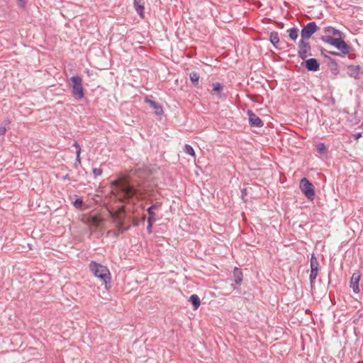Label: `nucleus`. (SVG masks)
I'll list each match as a JSON object with an SVG mask.
<instances>
[{
    "label": "nucleus",
    "instance_id": "obj_5",
    "mask_svg": "<svg viewBox=\"0 0 363 363\" xmlns=\"http://www.w3.org/2000/svg\"><path fill=\"white\" fill-rule=\"evenodd\" d=\"M321 40L326 43L333 45L345 55L349 53L350 51V46L341 38V36L335 38L323 36Z\"/></svg>",
    "mask_w": 363,
    "mask_h": 363
},
{
    "label": "nucleus",
    "instance_id": "obj_12",
    "mask_svg": "<svg viewBox=\"0 0 363 363\" xmlns=\"http://www.w3.org/2000/svg\"><path fill=\"white\" fill-rule=\"evenodd\" d=\"M134 8L141 18H144L145 1L133 0Z\"/></svg>",
    "mask_w": 363,
    "mask_h": 363
},
{
    "label": "nucleus",
    "instance_id": "obj_8",
    "mask_svg": "<svg viewBox=\"0 0 363 363\" xmlns=\"http://www.w3.org/2000/svg\"><path fill=\"white\" fill-rule=\"evenodd\" d=\"M318 262L317 259L312 255L311 259V274H310V281L311 283L313 284L315 279L317 277L318 272Z\"/></svg>",
    "mask_w": 363,
    "mask_h": 363
},
{
    "label": "nucleus",
    "instance_id": "obj_20",
    "mask_svg": "<svg viewBox=\"0 0 363 363\" xmlns=\"http://www.w3.org/2000/svg\"><path fill=\"white\" fill-rule=\"evenodd\" d=\"M73 146L77 149L76 162H77L78 164H81L80 155H81L82 150H81L80 145L77 142H76L74 143Z\"/></svg>",
    "mask_w": 363,
    "mask_h": 363
},
{
    "label": "nucleus",
    "instance_id": "obj_15",
    "mask_svg": "<svg viewBox=\"0 0 363 363\" xmlns=\"http://www.w3.org/2000/svg\"><path fill=\"white\" fill-rule=\"evenodd\" d=\"M325 35L324 36H330V38L340 37L341 32L332 27H326L324 29Z\"/></svg>",
    "mask_w": 363,
    "mask_h": 363
},
{
    "label": "nucleus",
    "instance_id": "obj_4",
    "mask_svg": "<svg viewBox=\"0 0 363 363\" xmlns=\"http://www.w3.org/2000/svg\"><path fill=\"white\" fill-rule=\"evenodd\" d=\"M74 97L78 100L84 97V89L82 84V79L79 76H73L69 80Z\"/></svg>",
    "mask_w": 363,
    "mask_h": 363
},
{
    "label": "nucleus",
    "instance_id": "obj_16",
    "mask_svg": "<svg viewBox=\"0 0 363 363\" xmlns=\"http://www.w3.org/2000/svg\"><path fill=\"white\" fill-rule=\"evenodd\" d=\"M160 206V204H154L147 208V211L149 214V217H148L147 220H149L150 221H155L156 215H155L154 211L156 210L157 208H158Z\"/></svg>",
    "mask_w": 363,
    "mask_h": 363
},
{
    "label": "nucleus",
    "instance_id": "obj_28",
    "mask_svg": "<svg viewBox=\"0 0 363 363\" xmlns=\"http://www.w3.org/2000/svg\"><path fill=\"white\" fill-rule=\"evenodd\" d=\"M154 222L155 221H150V220H147L148 225H147V230L149 234H150L152 233V223Z\"/></svg>",
    "mask_w": 363,
    "mask_h": 363
},
{
    "label": "nucleus",
    "instance_id": "obj_26",
    "mask_svg": "<svg viewBox=\"0 0 363 363\" xmlns=\"http://www.w3.org/2000/svg\"><path fill=\"white\" fill-rule=\"evenodd\" d=\"M83 201L81 199H77L73 202V205L76 208H80L82 206Z\"/></svg>",
    "mask_w": 363,
    "mask_h": 363
},
{
    "label": "nucleus",
    "instance_id": "obj_3",
    "mask_svg": "<svg viewBox=\"0 0 363 363\" xmlns=\"http://www.w3.org/2000/svg\"><path fill=\"white\" fill-rule=\"evenodd\" d=\"M82 221L91 228H96L101 226L104 219L100 213L90 212L82 215Z\"/></svg>",
    "mask_w": 363,
    "mask_h": 363
},
{
    "label": "nucleus",
    "instance_id": "obj_21",
    "mask_svg": "<svg viewBox=\"0 0 363 363\" xmlns=\"http://www.w3.org/2000/svg\"><path fill=\"white\" fill-rule=\"evenodd\" d=\"M289 36L291 39L295 40L298 36V30L297 28H291L288 30Z\"/></svg>",
    "mask_w": 363,
    "mask_h": 363
},
{
    "label": "nucleus",
    "instance_id": "obj_24",
    "mask_svg": "<svg viewBox=\"0 0 363 363\" xmlns=\"http://www.w3.org/2000/svg\"><path fill=\"white\" fill-rule=\"evenodd\" d=\"M318 152L321 154H325L326 153V147L324 143H320L316 145Z\"/></svg>",
    "mask_w": 363,
    "mask_h": 363
},
{
    "label": "nucleus",
    "instance_id": "obj_23",
    "mask_svg": "<svg viewBox=\"0 0 363 363\" xmlns=\"http://www.w3.org/2000/svg\"><path fill=\"white\" fill-rule=\"evenodd\" d=\"M184 152L188 154V155H190L191 156L195 157L196 156V154H195V152L193 149V147L189 145H186L184 146Z\"/></svg>",
    "mask_w": 363,
    "mask_h": 363
},
{
    "label": "nucleus",
    "instance_id": "obj_18",
    "mask_svg": "<svg viewBox=\"0 0 363 363\" xmlns=\"http://www.w3.org/2000/svg\"><path fill=\"white\" fill-rule=\"evenodd\" d=\"M189 301L191 302L194 309L196 310L200 306L201 301L196 294H193L189 297Z\"/></svg>",
    "mask_w": 363,
    "mask_h": 363
},
{
    "label": "nucleus",
    "instance_id": "obj_2",
    "mask_svg": "<svg viewBox=\"0 0 363 363\" xmlns=\"http://www.w3.org/2000/svg\"><path fill=\"white\" fill-rule=\"evenodd\" d=\"M90 271L94 275L100 279L104 284L106 289L111 287V273L107 267L91 261L89 265Z\"/></svg>",
    "mask_w": 363,
    "mask_h": 363
},
{
    "label": "nucleus",
    "instance_id": "obj_6",
    "mask_svg": "<svg viewBox=\"0 0 363 363\" xmlns=\"http://www.w3.org/2000/svg\"><path fill=\"white\" fill-rule=\"evenodd\" d=\"M299 187L302 193L307 197L310 201H313L315 196L314 186L309 180L306 178H303L299 184Z\"/></svg>",
    "mask_w": 363,
    "mask_h": 363
},
{
    "label": "nucleus",
    "instance_id": "obj_22",
    "mask_svg": "<svg viewBox=\"0 0 363 363\" xmlns=\"http://www.w3.org/2000/svg\"><path fill=\"white\" fill-rule=\"evenodd\" d=\"M189 77H190V80L191 81L192 83H194L195 85L198 84L199 77H200L198 73L194 72H191L189 74Z\"/></svg>",
    "mask_w": 363,
    "mask_h": 363
},
{
    "label": "nucleus",
    "instance_id": "obj_9",
    "mask_svg": "<svg viewBox=\"0 0 363 363\" xmlns=\"http://www.w3.org/2000/svg\"><path fill=\"white\" fill-rule=\"evenodd\" d=\"M298 48H299V50H298L299 56L301 57V59L305 60L307 57L308 54L311 50L309 43L308 42H306L305 40H301L299 42Z\"/></svg>",
    "mask_w": 363,
    "mask_h": 363
},
{
    "label": "nucleus",
    "instance_id": "obj_27",
    "mask_svg": "<svg viewBox=\"0 0 363 363\" xmlns=\"http://www.w3.org/2000/svg\"><path fill=\"white\" fill-rule=\"evenodd\" d=\"M93 174L96 176H100L102 174V169L100 168H94L93 169Z\"/></svg>",
    "mask_w": 363,
    "mask_h": 363
},
{
    "label": "nucleus",
    "instance_id": "obj_19",
    "mask_svg": "<svg viewBox=\"0 0 363 363\" xmlns=\"http://www.w3.org/2000/svg\"><path fill=\"white\" fill-rule=\"evenodd\" d=\"M269 40L271 43L274 45L277 46L279 43V35L277 32L271 33Z\"/></svg>",
    "mask_w": 363,
    "mask_h": 363
},
{
    "label": "nucleus",
    "instance_id": "obj_29",
    "mask_svg": "<svg viewBox=\"0 0 363 363\" xmlns=\"http://www.w3.org/2000/svg\"><path fill=\"white\" fill-rule=\"evenodd\" d=\"M18 1V6L22 8V9H25L26 8V1L25 0H17Z\"/></svg>",
    "mask_w": 363,
    "mask_h": 363
},
{
    "label": "nucleus",
    "instance_id": "obj_13",
    "mask_svg": "<svg viewBox=\"0 0 363 363\" xmlns=\"http://www.w3.org/2000/svg\"><path fill=\"white\" fill-rule=\"evenodd\" d=\"M145 102L147 103L155 110L156 115L162 116L163 114V109L159 104L148 99H145Z\"/></svg>",
    "mask_w": 363,
    "mask_h": 363
},
{
    "label": "nucleus",
    "instance_id": "obj_17",
    "mask_svg": "<svg viewBox=\"0 0 363 363\" xmlns=\"http://www.w3.org/2000/svg\"><path fill=\"white\" fill-rule=\"evenodd\" d=\"M234 281L236 284H240L242 281V272L240 269L235 267L233 270Z\"/></svg>",
    "mask_w": 363,
    "mask_h": 363
},
{
    "label": "nucleus",
    "instance_id": "obj_30",
    "mask_svg": "<svg viewBox=\"0 0 363 363\" xmlns=\"http://www.w3.org/2000/svg\"><path fill=\"white\" fill-rule=\"evenodd\" d=\"M6 132V128L5 127H0V135H4Z\"/></svg>",
    "mask_w": 363,
    "mask_h": 363
},
{
    "label": "nucleus",
    "instance_id": "obj_33",
    "mask_svg": "<svg viewBox=\"0 0 363 363\" xmlns=\"http://www.w3.org/2000/svg\"><path fill=\"white\" fill-rule=\"evenodd\" d=\"M361 127L363 128V124H362Z\"/></svg>",
    "mask_w": 363,
    "mask_h": 363
},
{
    "label": "nucleus",
    "instance_id": "obj_1",
    "mask_svg": "<svg viewBox=\"0 0 363 363\" xmlns=\"http://www.w3.org/2000/svg\"><path fill=\"white\" fill-rule=\"evenodd\" d=\"M111 184L117 188L115 190L116 192L114 194L116 195L114 196V199L118 200L120 205L116 207L110 206L108 211L116 220H121V216L124 213V205L123 203L133 196L139 199L140 194H139L138 191L132 186H130L121 179L114 180L111 182Z\"/></svg>",
    "mask_w": 363,
    "mask_h": 363
},
{
    "label": "nucleus",
    "instance_id": "obj_11",
    "mask_svg": "<svg viewBox=\"0 0 363 363\" xmlns=\"http://www.w3.org/2000/svg\"><path fill=\"white\" fill-rule=\"evenodd\" d=\"M247 115L249 117V122L251 125L255 127H262L263 125L262 120L252 111H248Z\"/></svg>",
    "mask_w": 363,
    "mask_h": 363
},
{
    "label": "nucleus",
    "instance_id": "obj_31",
    "mask_svg": "<svg viewBox=\"0 0 363 363\" xmlns=\"http://www.w3.org/2000/svg\"><path fill=\"white\" fill-rule=\"evenodd\" d=\"M362 137V133H358L354 135V138L355 140H358Z\"/></svg>",
    "mask_w": 363,
    "mask_h": 363
},
{
    "label": "nucleus",
    "instance_id": "obj_25",
    "mask_svg": "<svg viewBox=\"0 0 363 363\" xmlns=\"http://www.w3.org/2000/svg\"><path fill=\"white\" fill-rule=\"evenodd\" d=\"M212 86H213V91L219 93L223 90V86L218 82L213 83Z\"/></svg>",
    "mask_w": 363,
    "mask_h": 363
},
{
    "label": "nucleus",
    "instance_id": "obj_10",
    "mask_svg": "<svg viewBox=\"0 0 363 363\" xmlns=\"http://www.w3.org/2000/svg\"><path fill=\"white\" fill-rule=\"evenodd\" d=\"M361 279V274L359 272L353 273L350 279V287L356 294L359 292V282Z\"/></svg>",
    "mask_w": 363,
    "mask_h": 363
},
{
    "label": "nucleus",
    "instance_id": "obj_32",
    "mask_svg": "<svg viewBox=\"0 0 363 363\" xmlns=\"http://www.w3.org/2000/svg\"><path fill=\"white\" fill-rule=\"evenodd\" d=\"M330 53L333 54V55H337V53L335 52H331Z\"/></svg>",
    "mask_w": 363,
    "mask_h": 363
},
{
    "label": "nucleus",
    "instance_id": "obj_7",
    "mask_svg": "<svg viewBox=\"0 0 363 363\" xmlns=\"http://www.w3.org/2000/svg\"><path fill=\"white\" fill-rule=\"evenodd\" d=\"M318 27L315 23L311 22L305 26L301 30V40H308L317 31Z\"/></svg>",
    "mask_w": 363,
    "mask_h": 363
},
{
    "label": "nucleus",
    "instance_id": "obj_14",
    "mask_svg": "<svg viewBox=\"0 0 363 363\" xmlns=\"http://www.w3.org/2000/svg\"><path fill=\"white\" fill-rule=\"evenodd\" d=\"M306 67L310 71H316L318 69L320 65L314 58H311L306 61Z\"/></svg>",
    "mask_w": 363,
    "mask_h": 363
}]
</instances>
